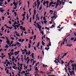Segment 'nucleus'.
<instances>
[{
	"instance_id": "26",
	"label": "nucleus",
	"mask_w": 76,
	"mask_h": 76,
	"mask_svg": "<svg viewBox=\"0 0 76 76\" xmlns=\"http://www.w3.org/2000/svg\"><path fill=\"white\" fill-rule=\"evenodd\" d=\"M28 48H31V44H28Z\"/></svg>"
},
{
	"instance_id": "58",
	"label": "nucleus",
	"mask_w": 76,
	"mask_h": 76,
	"mask_svg": "<svg viewBox=\"0 0 76 76\" xmlns=\"http://www.w3.org/2000/svg\"><path fill=\"white\" fill-rule=\"evenodd\" d=\"M64 55L63 56H66V55H67V53H64Z\"/></svg>"
},
{
	"instance_id": "28",
	"label": "nucleus",
	"mask_w": 76,
	"mask_h": 76,
	"mask_svg": "<svg viewBox=\"0 0 76 76\" xmlns=\"http://www.w3.org/2000/svg\"><path fill=\"white\" fill-rule=\"evenodd\" d=\"M60 0H58L57 1V4H59V2H60Z\"/></svg>"
},
{
	"instance_id": "29",
	"label": "nucleus",
	"mask_w": 76,
	"mask_h": 76,
	"mask_svg": "<svg viewBox=\"0 0 76 76\" xmlns=\"http://www.w3.org/2000/svg\"><path fill=\"white\" fill-rule=\"evenodd\" d=\"M46 3V2H45V1L43 3V4L44 5V6H45V4Z\"/></svg>"
},
{
	"instance_id": "1",
	"label": "nucleus",
	"mask_w": 76,
	"mask_h": 76,
	"mask_svg": "<svg viewBox=\"0 0 76 76\" xmlns=\"http://www.w3.org/2000/svg\"><path fill=\"white\" fill-rule=\"evenodd\" d=\"M36 25L39 29V31L40 32H41V31H42V30H41V26L39 25V24L38 23L36 24Z\"/></svg>"
},
{
	"instance_id": "2",
	"label": "nucleus",
	"mask_w": 76,
	"mask_h": 76,
	"mask_svg": "<svg viewBox=\"0 0 76 76\" xmlns=\"http://www.w3.org/2000/svg\"><path fill=\"white\" fill-rule=\"evenodd\" d=\"M20 29L21 30H23L24 29H25V27H24L23 28V27L22 26H20Z\"/></svg>"
},
{
	"instance_id": "33",
	"label": "nucleus",
	"mask_w": 76,
	"mask_h": 76,
	"mask_svg": "<svg viewBox=\"0 0 76 76\" xmlns=\"http://www.w3.org/2000/svg\"><path fill=\"white\" fill-rule=\"evenodd\" d=\"M32 32V35H34V31H33L32 30V29H31Z\"/></svg>"
},
{
	"instance_id": "53",
	"label": "nucleus",
	"mask_w": 76,
	"mask_h": 76,
	"mask_svg": "<svg viewBox=\"0 0 76 76\" xmlns=\"http://www.w3.org/2000/svg\"><path fill=\"white\" fill-rule=\"evenodd\" d=\"M10 39H12V40H14V38L11 37V38H10Z\"/></svg>"
},
{
	"instance_id": "18",
	"label": "nucleus",
	"mask_w": 76,
	"mask_h": 76,
	"mask_svg": "<svg viewBox=\"0 0 76 76\" xmlns=\"http://www.w3.org/2000/svg\"><path fill=\"white\" fill-rule=\"evenodd\" d=\"M4 11V10H1L0 12H1L2 13H3V12Z\"/></svg>"
},
{
	"instance_id": "7",
	"label": "nucleus",
	"mask_w": 76,
	"mask_h": 76,
	"mask_svg": "<svg viewBox=\"0 0 76 76\" xmlns=\"http://www.w3.org/2000/svg\"><path fill=\"white\" fill-rule=\"evenodd\" d=\"M34 53H32V57L33 58V59H35V58H34Z\"/></svg>"
},
{
	"instance_id": "13",
	"label": "nucleus",
	"mask_w": 76,
	"mask_h": 76,
	"mask_svg": "<svg viewBox=\"0 0 76 76\" xmlns=\"http://www.w3.org/2000/svg\"><path fill=\"white\" fill-rule=\"evenodd\" d=\"M61 62V64H64V63H64V62H63V61L62 60H61V61H60Z\"/></svg>"
},
{
	"instance_id": "16",
	"label": "nucleus",
	"mask_w": 76,
	"mask_h": 76,
	"mask_svg": "<svg viewBox=\"0 0 76 76\" xmlns=\"http://www.w3.org/2000/svg\"><path fill=\"white\" fill-rule=\"evenodd\" d=\"M69 72H70L71 76H72V72H71L70 71H69Z\"/></svg>"
},
{
	"instance_id": "46",
	"label": "nucleus",
	"mask_w": 76,
	"mask_h": 76,
	"mask_svg": "<svg viewBox=\"0 0 76 76\" xmlns=\"http://www.w3.org/2000/svg\"><path fill=\"white\" fill-rule=\"evenodd\" d=\"M57 61L58 63H61V62L59 61V60L58 59Z\"/></svg>"
},
{
	"instance_id": "57",
	"label": "nucleus",
	"mask_w": 76,
	"mask_h": 76,
	"mask_svg": "<svg viewBox=\"0 0 76 76\" xmlns=\"http://www.w3.org/2000/svg\"><path fill=\"white\" fill-rule=\"evenodd\" d=\"M14 14H15V15H17V13L16 12H14Z\"/></svg>"
},
{
	"instance_id": "41",
	"label": "nucleus",
	"mask_w": 76,
	"mask_h": 76,
	"mask_svg": "<svg viewBox=\"0 0 76 76\" xmlns=\"http://www.w3.org/2000/svg\"><path fill=\"white\" fill-rule=\"evenodd\" d=\"M16 44H16V45H19V44H20V43H19L18 42H17L16 43Z\"/></svg>"
},
{
	"instance_id": "24",
	"label": "nucleus",
	"mask_w": 76,
	"mask_h": 76,
	"mask_svg": "<svg viewBox=\"0 0 76 76\" xmlns=\"http://www.w3.org/2000/svg\"><path fill=\"white\" fill-rule=\"evenodd\" d=\"M60 55L59 54V56L57 58L58 60H60Z\"/></svg>"
},
{
	"instance_id": "42",
	"label": "nucleus",
	"mask_w": 76,
	"mask_h": 76,
	"mask_svg": "<svg viewBox=\"0 0 76 76\" xmlns=\"http://www.w3.org/2000/svg\"><path fill=\"white\" fill-rule=\"evenodd\" d=\"M58 60V59H56V60L54 61V62H55V63L57 62V61Z\"/></svg>"
},
{
	"instance_id": "51",
	"label": "nucleus",
	"mask_w": 76,
	"mask_h": 76,
	"mask_svg": "<svg viewBox=\"0 0 76 76\" xmlns=\"http://www.w3.org/2000/svg\"><path fill=\"white\" fill-rule=\"evenodd\" d=\"M0 6H3V7H6V6L4 5H0Z\"/></svg>"
},
{
	"instance_id": "61",
	"label": "nucleus",
	"mask_w": 76,
	"mask_h": 76,
	"mask_svg": "<svg viewBox=\"0 0 76 76\" xmlns=\"http://www.w3.org/2000/svg\"><path fill=\"white\" fill-rule=\"evenodd\" d=\"M50 3H51V4H53V1H52Z\"/></svg>"
},
{
	"instance_id": "44",
	"label": "nucleus",
	"mask_w": 76,
	"mask_h": 76,
	"mask_svg": "<svg viewBox=\"0 0 76 76\" xmlns=\"http://www.w3.org/2000/svg\"><path fill=\"white\" fill-rule=\"evenodd\" d=\"M34 50L35 51H37V50H36V47H34Z\"/></svg>"
},
{
	"instance_id": "52",
	"label": "nucleus",
	"mask_w": 76,
	"mask_h": 76,
	"mask_svg": "<svg viewBox=\"0 0 76 76\" xmlns=\"http://www.w3.org/2000/svg\"><path fill=\"white\" fill-rule=\"evenodd\" d=\"M37 69L38 68L37 67H36L35 69V70H38Z\"/></svg>"
},
{
	"instance_id": "4",
	"label": "nucleus",
	"mask_w": 76,
	"mask_h": 76,
	"mask_svg": "<svg viewBox=\"0 0 76 76\" xmlns=\"http://www.w3.org/2000/svg\"><path fill=\"white\" fill-rule=\"evenodd\" d=\"M42 45L44 46V47L45 46V43L44 42V41L43 40L42 41Z\"/></svg>"
},
{
	"instance_id": "40",
	"label": "nucleus",
	"mask_w": 76,
	"mask_h": 76,
	"mask_svg": "<svg viewBox=\"0 0 76 76\" xmlns=\"http://www.w3.org/2000/svg\"><path fill=\"white\" fill-rule=\"evenodd\" d=\"M6 73H7V74H9V70H7Z\"/></svg>"
},
{
	"instance_id": "45",
	"label": "nucleus",
	"mask_w": 76,
	"mask_h": 76,
	"mask_svg": "<svg viewBox=\"0 0 76 76\" xmlns=\"http://www.w3.org/2000/svg\"><path fill=\"white\" fill-rule=\"evenodd\" d=\"M46 39H48V40H49V41H50V38H48V37H46Z\"/></svg>"
},
{
	"instance_id": "27",
	"label": "nucleus",
	"mask_w": 76,
	"mask_h": 76,
	"mask_svg": "<svg viewBox=\"0 0 76 76\" xmlns=\"http://www.w3.org/2000/svg\"><path fill=\"white\" fill-rule=\"evenodd\" d=\"M30 54H31V52H30V51H28V56H29V55H30Z\"/></svg>"
},
{
	"instance_id": "59",
	"label": "nucleus",
	"mask_w": 76,
	"mask_h": 76,
	"mask_svg": "<svg viewBox=\"0 0 76 76\" xmlns=\"http://www.w3.org/2000/svg\"><path fill=\"white\" fill-rule=\"evenodd\" d=\"M25 41V40L24 39H22V41H21V42H23V41Z\"/></svg>"
},
{
	"instance_id": "47",
	"label": "nucleus",
	"mask_w": 76,
	"mask_h": 76,
	"mask_svg": "<svg viewBox=\"0 0 76 76\" xmlns=\"http://www.w3.org/2000/svg\"><path fill=\"white\" fill-rule=\"evenodd\" d=\"M46 4H48V3H49V2L48 1H47L46 2Z\"/></svg>"
},
{
	"instance_id": "10",
	"label": "nucleus",
	"mask_w": 76,
	"mask_h": 76,
	"mask_svg": "<svg viewBox=\"0 0 76 76\" xmlns=\"http://www.w3.org/2000/svg\"><path fill=\"white\" fill-rule=\"evenodd\" d=\"M36 18H37V19L38 20H39V17H38L37 16V15H36Z\"/></svg>"
},
{
	"instance_id": "55",
	"label": "nucleus",
	"mask_w": 76,
	"mask_h": 76,
	"mask_svg": "<svg viewBox=\"0 0 76 76\" xmlns=\"http://www.w3.org/2000/svg\"><path fill=\"white\" fill-rule=\"evenodd\" d=\"M2 20H4V17H2Z\"/></svg>"
},
{
	"instance_id": "9",
	"label": "nucleus",
	"mask_w": 76,
	"mask_h": 76,
	"mask_svg": "<svg viewBox=\"0 0 76 76\" xmlns=\"http://www.w3.org/2000/svg\"><path fill=\"white\" fill-rule=\"evenodd\" d=\"M40 44V42H38L37 43V47L38 48L39 47V44Z\"/></svg>"
},
{
	"instance_id": "54",
	"label": "nucleus",
	"mask_w": 76,
	"mask_h": 76,
	"mask_svg": "<svg viewBox=\"0 0 76 76\" xmlns=\"http://www.w3.org/2000/svg\"><path fill=\"white\" fill-rule=\"evenodd\" d=\"M21 41H22V39H19L18 40V41H19V42H21Z\"/></svg>"
},
{
	"instance_id": "64",
	"label": "nucleus",
	"mask_w": 76,
	"mask_h": 76,
	"mask_svg": "<svg viewBox=\"0 0 76 76\" xmlns=\"http://www.w3.org/2000/svg\"><path fill=\"white\" fill-rule=\"evenodd\" d=\"M67 74L68 75L67 76H70V75L69 74V73H68V72H67Z\"/></svg>"
},
{
	"instance_id": "12",
	"label": "nucleus",
	"mask_w": 76,
	"mask_h": 76,
	"mask_svg": "<svg viewBox=\"0 0 76 76\" xmlns=\"http://www.w3.org/2000/svg\"><path fill=\"white\" fill-rule=\"evenodd\" d=\"M43 22L44 23H45V25H47V21H44Z\"/></svg>"
},
{
	"instance_id": "34",
	"label": "nucleus",
	"mask_w": 76,
	"mask_h": 76,
	"mask_svg": "<svg viewBox=\"0 0 76 76\" xmlns=\"http://www.w3.org/2000/svg\"><path fill=\"white\" fill-rule=\"evenodd\" d=\"M16 35L17 36V37H20V35H19V34H16Z\"/></svg>"
},
{
	"instance_id": "37",
	"label": "nucleus",
	"mask_w": 76,
	"mask_h": 76,
	"mask_svg": "<svg viewBox=\"0 0 76 76\" xmlns=\"http://www.w3.org/2000/svg\"><path fill=\"white\" fill-rule=\"evenodd\" d=\"M29 61H30V60L28 59V61H27V64H28V63H29Z\"/></svg>"
},
{
	"instance_id": "23",
	"label": "nucleus",
	"mask_w": 76,
	"mask_h": 76,
	"mask_svg": "<svg viewBox=\"0 0 76 76\" xmlns=\"http://www.w3.org/2000/svg\"><path fill=\"white\" fill-rule=\"evenodd\" d=\"M43 20L44 21H46V19H45V17L44 16L43 18Z\"/></svg>"
},
{
	"instance_id": "39",
	"label": "nucleus",
	"mask_w": 76,
	"mask_h": 76,
	"mask_svg": "<svg viewBox=\"0 0 76 76\" xmlns=\"http://www.w3.org/2000/svg\"><path fill=\"white\" fill-rule=\"evenodd\" d=\"M20 66H21V67H22V66H23V64H20Z\"/></svg>"
},
{
	"instance_id": "25",
	"label": "nucleus",
	"mask_w": 76,
	"mask_h": 76,
	"mask_svg": "<svg viewBox=\"0 0 76 76\" xmlns=\"http://www.w3.org/2000/svg\"><path fill=\"white\" fill-rule=\"evenodd\" d=\"M15 26L16 27H17V28H18V27H20V26H18V25H15Z\"/></svg>"
},
{
	"instance_id": "56",
	"label": "nucleus",
	"mask_w": 76,
	"mask_h": 76,
	"mask_svg": "<svg viewBox=\"0 0 76 76\" xmlns=\"http://www.w3.org/2000/svg\"><path fill=\"white\" fill-rule=\"evenodd\" d=\"M32 38H33V36L31 37L30 38V39H32Z\"/></svg>"
},
{
	"instance_id": "17",
	"label": "nucleus",
	"mask_w": 76,
	"mask_h": 76,
	"mask_svg": "<svg viewBox=\"0 0 76 76\" xmlns=\"http://www.w3.org/2000/svg\"><path fill=\"white\" fill-rule=\"evenodd\" d=\"M49 43L48 44L49 45V46H51V42H49Z\"/></svg>"
},
{
	"instance_id": "60",
	"label": "nucleus",
	"mask_w": 76,
	"mask_h": 76,
	"mask_svg": "<svg viewBox=\"0 0 76 76\" xmlns=\"http://www.w3.org/2000/svg\"><path fill=\"white\" fill-rule=\"evenodd\" d=\"M16 4V2H15V1L13 3V4H14V5L15 4Z\"/></svg>"
},
{
	"instance_id": "49",
	"label": "nucleus",
	"mask_w": 76,
	"mask_h": 76,
	"mask_svg": "<svg viewBox=\"0 0 76 76\" xmlns=\"http://www.w3.org/2000/svg\"><path fill=\"white\" fill-rule=\"evenodd\" d=\"M65 41H65V40L64 41L63 43V45H64V42H65Z\"/></svg>"
},
{
	"instance_id": "8",
	"label": "nucleus",
	"mask_w": 76,
	"mask_h": 76,
	"mask_svg": "<svg viewBox=\"0 0 76 76\" xmlns=\"http://www.w3.org/2000/svg\"><path fill=\"white\" fill-rule=\"evenodd\" d=\"M10 41H7L6 42V43H7V45H9L10 44Z\"/></svg>"
},
{
	"instance_id": "3",
	"label": "nucleus",
	"mask_w": 76,
	"mask_h": 76,
	"mask_svg": "<svg viewBox=\"0 0 76 76\" xmlns=\"http://www.w3.org/2000/svg\"><path fill=\"white\" fill-rule=\"evenodd\" d=\"M37 38V36L36 35H35L34 36V38L33 39V41H35V40Z\"/></svg>"
},
{
	"instance_id": "38",
	"label": "nucleus",
	"mask_w": 76,
	"mask_h": 76,
	"mask_svg": "<svg viewBox=\"0 0 76 76\" xmlns=\"http://www.w3.org/2000/svg\"><path fill=\"white\" fill-rule=\"evenodd\" d=\"M28 7H29V1H28Z\"/></svg>"
},
{
	"instance_id": "31",
	"label": "nucleus",
	"mask_w": 76,
	"mask_h": 76,
	"mask_svg": "<svg viewBox=\"0 0 76 76\" xmlns=\"http://www.w3.org/2000/svg\"><path fill=\"white\" fill-rule=\"evenodd\" d=\"M3 28H4V26H3L1 28V29L2 31H4V29H3Z\"/></svg>"
},
{
	"instance_id": "50",
	"label": "nucleus",
	"mask_w": 76,
	"mask_h": 76,
	"mask_svg": "<svg viewBox=\"0 0 76 76\" xmlns=\"http://www.w3.org/2000/svg\"><path fill=\"white\" fill-rule=\"evenodd\" d=\"M65 41H65V40L64 41L63 43V45H64V42H65Z\"/></svg>"
},
{
	"instance_id": "63",
	"label": "nucleus",
	"mask_w": 76,
	"mask_h": 76,
	"mask_svg": "<svg viewBox=\"0 0 76 76\" xmlns=\"http://www.w3.org/2000/svg\"><path fill=\"white\" fill-rule=\"evenodd\" d=\"M62 5H64V3H65V2H62Z\"/></svg>"
},
{
	"instance_id": "5",
	"label": "nucleus",
	"mask_w": 76,
	"mask_h": 76,
	"mask_svg": "<svg viewBox=\"0 0 76 76\" xmlns=\"http://www.w3.org/2000/svg\"><path fill=\"white\" fill-rule=\"evenodd\" d=\"M36 14V10H34V14L33 16H35V15Z\"/></svg>"
},
{
	"instance_id": "62",
	"label": "nucleus",
	"mask_w": 76,
	"mask_h": 76,
	"mask_svg": "<svg viewBox=\"0 0 76 76\" xmlns=\"http://www.w3.org/2000/svg\"><path fill=\"white\" fill-rule=\"evenodd\" d=\"M7 15H10V13H9V12H7Z\"/></svg>"
},
{
	"instance_id": "43",
	"label": "nucleus",
	"mask_w": 76,
	"mask_h": 76,
	"mask_svg": "<svg viewBox=\"0 0 76 76\" xmlns=\"http://www.w3.org/2000/svg\"><path fill=\"white\" fill-rule=\"evenodd\" d=\"M40 49L41 50H42V46L41 45Z\"/></svg>"
},
{
	"instance_id": "35",
	"label": "nucleus",
	"mask_w": 76,
	"mask_h": 76,
	"mask_svg": "<svg viewBox=\"0 0 76 76\" xmlns=\"http://www.w3.org/2000/svg\"><path fill=\"white\" fill-rule=\"evenodd\" d=\"M7 64H9V65H10V62H9V61H8L7 62Z\"/></svg>"
},
{
	"instance_id": "22",
	"label": "nucleus",
	"mask_w": 76,
	"mask_h": 76,
	"mask_svg": "<svg viewBox=\"0 0 76 76\" xmlns=\"http://www.w3.org/2000/svg\"><path fill=\"white\" fill-rule=\"evenodd\" d=\"M75 39V38H71V41H73Z\"/></svg>"
},
{
	"instance_id": "15",
	"label": "nucleus",
	"mask_w": 76,
	"mask_h": 76,
	"mask_svg": "<svg viewBox=\"0 0 76 76\" xmlns=\"http://www.w3.org/2000/svg\"><path fill=\"white\" fill-rule=\"evenodd\" d=\"M70 68H71V66H69L68 68V70H71V69H70Z\"/></svg>"
},
{
	"instance_id": "48",
	"label": "nucleus",
	"mask_w": 76,
	"mask_h": 76,
	"mask_svg": "<svg viewBox=\"0 0 76 76\" xmlns=\"http://www.w3.org/2000/svg\"><path fill=\"white\" fill-rule=\"evenodd\" d=\"M31 43H32V41H31V40H30L29 43L30 44H31Z\"/></svg>"
},
{
	"instance_id": "21",
	"label": "nucleus",
	"mask_w": 76,
	"mask_h": 76,
	"mask_svg": "<svg viewBox=\"0 0 76 76\" xmlns=\"http://www.w3.org/2000/svg\"><path fill=\"white\" fill-rule=\"evenodd\" d=\"M41 9H42V5H41L40 7L39 8V10H41Z\"/></svg>"
},
{
	"instance_id": "11",
	"label": "nucleus",
	"mask_w": 76,
	"mask_h": 76,
	"mask_svg": "<svg viewBox=\"0 0 76 76\" xmlns=\"http://www.w3.org/2000/svg\"><path fill=\"white\" fill-rule=\"evenodd\" d=\"M50 13H51L50 14V15H53V11L52 10H50Z\"/></svg>"
},
{
	"instance_id": "14",
	"label": "nucleus",
	"mask_w": 76,
	"mask_h": 76,
	"mask_svg": "<svg viewBox=\"0 0 76 76\" xmlns=\"http://www.w3.org/2000/svg\"><path fill=\"white\" fill-rule=\"evenodd\" d=\"M48 66L47 65H46L45 66V65H44V64H43V66L45 68V67H48Z\"/></svg>"
},
{
	"instance_id": "6",
	"label": "nucleus",
	"mask_w": 76,
	"mask_h": 76,
	"mask_svg": "<svg viewBox=\"0 0 76 76\" xmlns=\"http://www.w3.org/2000/svg\"><path fill=\"white\" fill-rule=\"evenodd\" d=\"M76 10L73 12V16H75L76 15Z\"/></svg>"
},
{
	"instance_id": "20",
	"label": "nucleus",
	"mask_w": 76,
	"mask_h": 76,
	"mask_svg": "<svg viewBox=\"0 0 76 76\" xmlns=\"http://www.w3.org/2000/svg\"><path fill=\"white\" fill-rule=\"evenodd\" d=\"M5 48H9V46L7 45H6Z\"/></svg>"
},
{
	"instance_id": "36",
	"label": "nucleus",
	"mask_w": 76,
	"mask_h": 76,
	"mask_svg": "<svg viewBox=\"0 0 76 76\" xmlns=\"http://www.w3.org/2000/svg\"><path fill=\"white\" fill-rule=\"evenodd\" d=\"M18 70H19L20 72H21V70L20 69H19V67H18Z\"/></svg>"
},
{
	"instance_id": "30",
	"label": "nucleus",
	"mask_w": 76,
	"mask_h": 76,
	"mask_svg": "<svg viewBox=\"0 0 76 76\" xmlns=\"http://www.w3.org/2000/svg\"><path fill=\"white\" fill-rule=\"evenodd\" d=\"M15 67H16V66H12V68L14 69H15V70H16L15 69Z\"/></svg>"
},
{
	"instance_id": "19",
	"label": "nucleus",
	"mask_w": 76,
	"mask_h": 76,
	"mask_svg": "<svg viewBox=\"0 0 76 76\" xmlns=\"http://www.w3.org/2000/svg\"><path fill=\"white\" fill-rule=\"evenodd\" d=\"M72 45H65V46H68V47H71V46H72Z\"/></svg>"
},
{
	"instance_id": "32",
	"label": "nucleus",
	"mask_w": 76,
	"mask_h": 76,
	"mask_svg": "<svg viewBox=\"0 0 76 76\" xmlns=\"http://www.w3.org/2000/svg\"><path fill=\"white\" fill-rule=\"evenodd\" d=\"M40 1H39V2H37V4L38 5H39V4H40Z\"/></svg>"
}]
</instances>
